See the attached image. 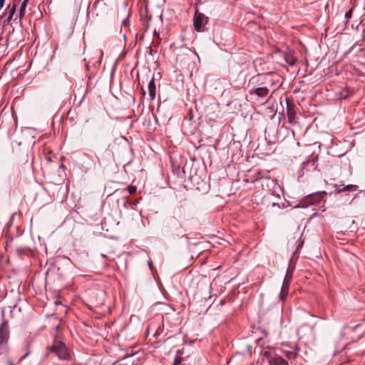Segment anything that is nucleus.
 <instances>
[{
    "mask_svg": "<svg viewBox=\"0 0 365 365\" xmlns=\"http://www.w3.org/2000/svg\"><path fill=\"white\" fill-rule=\"evenodd\" d=\"M12 152L14 158L19 165H25L29 169L31 168L34 157L29 145L14 141L12 143Z\"/></svg>",
    "mask_w": 365,
    "mask_h": 365,
    "instance_id": "f257e3e1",
    "label": "nucleus"
},
{
    "mask_svg": "<svg viewBox=\"0 0 365 365\" xmlns=\"http://www.w3.org/2000/svg\"><path fill=\"white\" fill-rule=\"evenodd\" d=\"M262 76L258 74L252 76L248 81L247 88H250L249 96L247 100L257 101L260 98H265L269 94V89L267 87L257 86L262 85Z\"/></svg>",
    "mask_w": 365,
    "mask_h": 365,
    "instance_id": "f03ea898",
    "label": "nucleus"
},
{
    "mask_svg": "<svg viewBox=\"0 0 365 365\" xmlns=\"http://www.w3.org/2000/svg\"><path fill=\"white\" fill-rule=\"evenodd\" d=\"M280 197L271 190L257 191L253 195V202L256 205H285L284 202H279Z\"/></svg>",
    "mask_w": 365,
    "mask_h": 365,
    "instance_id": "7ed1b4c3",
    "label": "nucleus"
},
{
    "mask_svg": "<svg viewBox=\"0 0 365 365\" xmlns=\"http://www.w3.org/2000/svg\"><path fill=\"white\" fill-rule=\"evenodd\" d=\"M269 171H257L253 176L247 175L244 178L246 182L256 183L259 185L263 191L270 190V187L274 184V180L269 176Z\"/></svg>",
    "mask_w": 365,
    "mask_h": 365,
    "instance_id": "20e7f679",
    "label": "nucleus"
},
{
    "mask_svg": "<svg viewBox=\"0 0 365 365\" xmlns=\"http://www.w3.org/2000/svg\"><path fill=\"white\" fill-rule=\"evenodd\" d=\"M50 352H53L61 360H68L71 358L68 349L66 344L56 339L53 344L48 347Z\"/></svg>",
    "mask_w": 365,
    "mask_h": 365,
    "instance_id": "39448f33",
    "label": "nucleus"
},
{
    "mask_svg": "<svg viewBox=\"0 0 365 365\" xmlns=\"http://www.w3.org/2000/svg\"><path fill=\"white\" fill-rule=\"evenodd\" d=\"M10 337L9 327L8 322L3 319L0 324V349L2 351H6Z\"/></svg>",
    "mask_w": 365,
    "mask_h": 365,
    "instance_id": "423d86ee",
    "label": "nucleus"
},
{
    "mask_svg": "<svg viewBox=\"0 0 365 365\" xmlns=\"http://www.w3.org/2000/svg\"><path fill=\"white\" fill-rule=\"evenodd\" d=\"M327 195V193L325 191L317 192L308 195L303 198L301 205H314L316 204H319L323 201L324 197ZM296 205H300V204L299 203Z\"/></svg>",
    "mask_w": 365,
    "mask_h": 365,
    "instance_id": "0eeeda50",
    "label": "nucleus"
},
{
    "mask_svg": "<svg viewBox=\"0 0 365 365\" xmlns=\"http://www.w3.org/2000/svg\"><path fill=\"white\" fill-rule=\"evenodd\" d=\"M208 22V17L205 16L204 14L198 12L197 9H195V14L193 17V26L195 31L200 32L202 31V27Z\"/></svg>",
    "mask_w": 365,
    "mask_h": 365,
    "instance_id": "6e6552de",
    "label": "nucleus"
},
{
    "mask_svg": "<svg viewBox=\"0 0 365 365\" xmlns=\"http://www.w3.org/2000/svg\"><path fill=\"white\" fill-rule=\"evenodd\" d=\"M286 104L288 122L290 124H294L296 119V106L294 105L293 101L289 98H286Z\"/></svg>",
    "mask_w": 365,
    "mask_h": 365,
    "instance_id": "1a4fd4ad",
    "label": "nucleus"
},
{
    "mask_svg": "<svg viewBox=\"0 0 365 365\" xmlns=\"http://www.w3.org/2000/svg\"><path fill=\"white\" fill-rule=\"evenodd\" d=\"M318 160V156H312L307 161L304 162L302 165L301 172L302 175L306 172L314 171L317 169L318 165L317 163Z\"/></svg>",
    "mask_w": 365,
    "mask_h": 365,
    "instance_id": "9d476101",
    "label": "nucleus"
},
{
    "mask_svg": "<svg viewBox=\"0 0 365 365\" xmlns=\"http://www.w3.org/2000/svg\"><path fill=\"white\" fill-rule=\"evenodd\" d=\"M291 281L292 279L289 278V276L284 277L283 284L281 287V292L279 295V297L281 300H284L287 296Z\"/></svg>",
    "mask_w": 365,
    "mask_h": 365,
    "instance_id": "9b49d317",
    "label": "nucleus"
},
{
    "mask_svg": "<svg viewBox=\"0 0 365 365\" xmlns=\"http://www.w3.org/2000/svg\"><path fill=\"white\" fill-rule=\"evenodd\" d=\"M299 352V347L297 346L292 347L290 350H287V349L282 350V353L284 355V356L288 360H290V361L294 360L297 357Z\"/></svg>",
    "mask_w": 365,
    "mask_h": 365,
    "instance_id": "f8f14e48",
    "label": "nucleus"
},
{
    "mask_svg": "<svg viewBox=\"0 0 365 365\" xmlns=\"http://www.w3.org/2000/svg\"><path fill=\"white\" fill-rule=\"evenodd\" d=\"M148 11L147 9H145L144 10L140 9V21L144 26L145 30H147L149 27V23L151 20V16H148Z\"/></svg>",
    "mask_w": 365,
    "mask_h": 365,
    "instance_id": "ddd939ff",
    "label": "nucleus"
},
{
    "mask_svg": "<svg viewBox=\"0 0 365 365\" xmlns=\"http://www.w3.org/2000/svg\"><path fill=\"white\" fill-rule=\"evenodd\" d=\"M194 53L192 51L186 47V46H181L179 48L178 52H177V58L179 59L180 61H183V58L182 57V55L187 56V57L192 56Z\"/></svg>",
    "mask_w": 365,
    "mask_h": 365,
    "instance_id": "4468645a",
    "label": "nucleus"
},
{
    "mask_svg": "<svg viewBox=\"0 0 365 365\" xmlns=\"http://www.w3.org/2000/svg\"><path fill=\"white\" fill-rule=\"evenodd\" d=\"M269 365H289L288 362L279 356H274L268 359Z\"/></svg>",
    "mask_w": 365,
    "mask_h": 365,
    "instance_id": "2eb2a0df",
    "label": "nucleus"
},
{
    "mask_svg": "<svg viewBox=\"0 0 365 365\" xmlns=\"http://www.w3.org/2000/svg\"><path fill=\"white\" fill-rule=\"evenodd\" d=\"M354 94V89L349 87H346L341 91L337 93L336 96L340 99H346L348 97Z\"/></svg>",
    "mask_w": 365,
    "mask_h": 365,
    "instance_id": "dca6fc26",
    "label": "nucleus"
},
{
    "mask_svg": "<svg viewBox=\"0 0 365 365\" xmlns=\"http://www.w3.org/2000/svg\"><path fill=\"white\" fill-rule=\"evenodd\" d=\"M148 93L150 101H153L155 98L156 86L155 83L154 77L148 83Z\"/></svg>",
    "mask_w": 365,
    "mask_h": 365,
    "instance_id": "f3484780",
    "label": "nucleus"
},
{
    "mask_svg": "<svg viewBox=\"0 0 365 365\" xmlns=\"http://www.w3.org/2000/svg\"><path fill=\"white\" fill-rule=\"evenodd\" d=\"M284 60L286 63L292 66L297 62V58L293 56L291 51L284 53Z\"/></svg>",
    "mask_w": 365,
    "mask_h": 365,
    "instance_id": "a211bd4d",
    "label": "nucleus"
},
{
    "mask_svg": "<svg viewBox=\"0 0 365 365\" xmlns=\"http://www.w3.org/2000/svg\"><path fill=\"white\" fill-rule=\"evenodd\" d=\"M16 9H15L14 6H10V5L7 6L6 11L9 13V16L7 17V19L5 21L6 24H9L10 23V21H11V19L16 12Z\"/></svg>",
    "mask_w": 365,
    "mask_h": 365,
    "instance_id": "6ab92c4d",
    "label": "nucleus"
},
{
    "mask_svg": "<svg viewBox=\"0 0 365 365\" xmlns=\"http://www.w3.org/2000/svg\"><path fill=\"white\" fill-rule=\"evenodd\" d=\"M28 2H29V0H24L21 4L20 9L19 11V19L20 21L25 16V11H26V8L27 6Z\"/></svg>",
    "mask_w": 365,
    "mask_h": 365,
    "instance_id": "aec40b11",
    "label": "nucleus"
},
{
    "mask_svg": "<svg viewBox=\"0 0 365 365\" xmlns=\"http://www.w3.org/2000/svg\"><path fill=\"white\" fill-rule=\"evenodd\" d=\"M357 189H358V186L357 185H348L344 187L342 189H338L336 190V192L338 193H340V192H345V191L352 192V191L357 190Z\"/></svg>",
    "mask_w": 365,
    "mask_h": 365,
    "instance_id": "412c9836",
    "label": "nucleus"
},
{
    "mask_svg": "<svg viewBox=\"0 0 365 365\" xmlns=\"http://www.w3.org/2000/svg\"><path fill=\"white\" fill-rule=\"evenodd\" d=\"M294 270V266L292 264L291 262L289 264L288 268L287 269V272L284 277H289L292 279L293 272Z\"/></svg>",
    "mask_w": 365,
    "mask_h": 365,
    "instance_id": "4be33fe9",
    "label": "nucleus"
},
{
    "mask_svg": "<svg viewBox=\"0 0 365 365\" xmlns=\"http://www.w3.org/2000/svg\"><path fill=\"white\" fill-rule=\"evenodd\" d=\"M353 10L354 7H351L347 12H346L344 17L346 20V22H348L349 19L351 18Z\"/></svg>",
    "mask_w": 365,
    "mask_h": 365,
    "instance_id": "5701e85b",
    "label": "nucleus"
},
{
    "mask_svg": "<svg viewBox=\"0 0 365 365\" xmlns=\"http://www.w3.org/2000/svg\"><path fill=\"white\" fill-rule=\"evenodd\" d=\"M126 190L130 194H133L136 192L137 187L135 185H130L126 187Z\"/></svg>",
    "mask_w": 365,
    "mask_h": 365,
    "instance_id": "b1692460",
    "label": "nucleus"
},
{
    "mask_svg": "<svg viewBox=\"0 0 365 365\" xmlns=\"http://www.w3.org/2000/svg\"><path fill=\"white\" fill-rule=\"evenodd\" d=\"M5 236L7 239L6 243L8 244L9 242H11L13 240V237L10 235L9 230H7L5 233Z\"/></svg>",
    "mask_w": 365,
    "mask_h": 365,
    "instance_id": "393cba45",
    "label": "nucleus"
},
{
    "mask_svg": "<svg viewBox=\"0 0 365 365\" xmlns=\"http://www.w3.org/2000/svg\"><path fill=\"white\" fill-rule=\"evenodd\" d=\"M118 204H121L122 205H126V204L128 202V200L125 198H121L120 202L119 199H117Z\"/></svg>",
    "mask_w": 365,
    "mask_h": 365,
    "instance_id": "a878e982",
    "label": "nucleus"
},
{
    "mask_svg": "<svg viewBox=\"0 0 365 365\" xmlns=\"http://www.w3.org/2000/svg\"><path fill=\"white\" fill-rule=\"evenodd\" d=\"M19 182H14L13 184H11L10 185V188L11 189H14V190H17L19 188Z\"/></svg>",
    "mask_w": 365,
    "mask_h": 365,
    "instance_id": "bb28decb",
    "label": "nucleus"
},
{
    "mask_svg": "<svg viewBox=\"0 0 365 365\" xmlns=\"http://www.w3.org/2000/svg\"><path fill=\"white\" fill-rule=\"evenodd\" d=\"M20 1L21 0H13L12 3L9 5L14 6L15 9H16Z\"/></svg>",
    "mask_w": 365,
    "mask_h": 365,
    "instance_id": "cd10ccee",
    "label": "nucleus"
},
{
    "mask_svg": "<svg viewBox=\"0 0 365 365\" xmlns=\"http://www.w3.org/2000/svg\"><path fill=\"white\" fill-rule=\"evenodd\" d=\"M148 52L149 53V54H150V55H152V56H153V55H154V54H155V53H157V51H156V50L153 49L151 46H149V47L148 48Z\"/></svg>",
    "mask_w": 365,
    "mask_h": 365,
    "instance_id": "c85d7f7f",
    "label": "nucleus"
},
{
    "mask_svg": "<svg viewBox=\"0 0 365 365\" xmlns=\"http://www.w3.org/2000/svg\"><path fill=\"white\" fill-rule=\"evenodd\" d=\"M67 118H70L71 120L74 119L73 113H72L71 110H68L67 113Z\"/></svg>",
    "mask_w": 365,
    "mask_h": 365,
    "instance_id": "c756f323",
    "label": "nucleus"
},
{
    "mask_svg": "<svg viewBox=\"0 0 365 365\" xmlns=\"http://www.w3.org/2000/svg\"><path fill=\"white\" fill-rule=\"evenodd\" d=\"M181 362V359L180 357H176L174 360L173 365H178Z\"/></svg>",
    "mask_w": 365,
    "mask_h": 365,
    "instance_id": "7c9ffc66",
    "label": "nucleus"
},
{
    "mask_svg": "<svg viewBox=\"0 0 365 365\" xmlns=\"http://www.w3.org/2000/svg\"><path fill=\"white\" fill-rule=\"evenodd\" d=\"M4 2H5V0H0V9L4 7Z\"/></svg>",
    "mask_w": 365,
    "mask_h": 365,
    "instance_id": "2f4dec72",
    "label": "nucleus"
},
{
    "mask_svg": "<svg viewBox=\"0 0 365 365\" xmlns=\"http://www.w3.org/2000/svg\"><path fill=\"white\" fill-rule=\"evenodd\" d=\"M142 197H139L134 202L132 203V205H135V204L139 202V200H141Z\"/></svg>",
    "mask_w": 365,
    "mask_h": 365,
    "instance_id": "473e14b6",
    "label": "nucleus"
},
{
    "mask_svg": "<svg viewBox=\"0 0 365 365\" xmlns=\"http://www.w3.org/2000/svg\"><path fill=\"white\" fill-rule=\"evenodd\" d=\"M117 195H118L117 193L114 192L110 197L115 199L117 197Z\"/></svg>",
    "mask_w": 365,
    "mask_h": 365,
    "instance_id": "72a5a7b5",
    "label": "nucleus"
},
{
    "mask_svg": "<svg viewBox=\"0 0 365 365\" xmlns=\"http://www.w3.org/2000/svg\"><path fill=\"white\" fill-rule=\"evenodd\" d=\"M16 215V212H15V213H13V214L11 215V220H10V221H11Z\"/></svg>",
    "mask_w": 365,
    "mask_h": 365,
    "instance_id": "f704fd0d",
    "label": "nucleus"
},
{
    "mask_svg": "<svg viewBox=\"0 0 365 365\" xmlns=\"http://www.w3.org/2000/svg\"><path fill=\"white\" fill-rule=\"evenodd\" d=\"M128 21L127 20V19H124V20L123 21V25H126Z\"/></svg>",
    "mask_w": 365,
    "mask_h": 365,
    "instance_id": "c9c22d12",
    "label": "nucleus"
},
{
    "mask_svg": "<svg viewBox=\"0 0 365 365\" xmlns=\"http://www.w3.org/2000/svg\"><path fill=\"white\" fill-rule=\"evenodd\" d=\"M171 48H173V50H175V49H177V48H178L177 47H175V43H173V44L171 45Z\"/></svg>",
    "mask_w": 365,
    "mask_h": 365,
    "instance_id": "e433bc0d",
    "label": "nucleus"
},
{
    "mask_svg": "<svg viewBox=\"0 0 365 365\" xmlns=\"http://www.w3.org/2000/svg\"><path fill=\"white\" fill-rule=\"evenodd\" d=\"M89 68L88 63H86V69L88 71Z\"/></svg>",
    "mask_w": 365,
    "mask_h": 365,
    "instance_id": "4c0bfd02",
    "label": "nucleus"
},
{
    "mask_svg": "<svg viewBox=\"0 0 365 365\" xmlns=\"http://www.w3.org/2000/svg\"><path fill=\"white\" fill-rule=\"evenodd\" d=\"M28 354H29V353H26L24 356H23L21 358V359H24V358H25Z\"/></svg>",
    "mask_w": 365,
    "mask_h": 365,
    "instance_id": "58836bf2",
    "label": "nucleus"
},
{
    "mask_svg": "<svg viewBox=\"0 0 365 365\" xmlns=\"http://www.w3.org/2000/svg\"><path fill=\"white\" fill-rule=\"evenodd\" d=\"M16 250H17V252H18L19 253H21V250L20 248H18Z\"/></svg>",
    "mask_w": 365,
    "mask_h": 365,
    "instance_id": "ea45409f",
    "label": "nucleus"
},
{
    "mask_svg": "<svg viewBox=\"0 0 365 365\" xmlns=\"http://www.w3.org/2000/svg\"><path fill=\"white\" fill-rule=\"evenodd\" d=\"M8 365H14V364L12 362L9 361V362H8Z\"/></svg>",
    "mask_w": 365,
    "mask_h": 365,
    "instance_id": "a19ab883",
    "label": "nucleus"
},
{
    "mask_svg": "<svg viewBox=\"0 0 365 365\" xmlns=\"http://www.w3.org/2000/svg\"><path fill=\"white\" fill-rule=\"evenodd\" d=\"M364 38H365V36L363 34V35H362V41H364Z\"/></svg>",
    "mask_w": 365,
    "mask_h": 365,
    "instance_id": "79ce46f5",
    "label": "nucleus"
},
{
    "mask_svg": "<svg viewBox=\"0 0 365 365\" xmlns=\"http://www.w3.org/2000/svg\"><path fill=\"white\" fill-rule=\"evenodd\" d=\"M101 256L103 257V258H106V255H104V254H102Z\"/></svg>",
    "mask_w": 365,
    "mask_h": 365,
    "instance_id": "37998d69",
    "label": "nucleus"
},
{
    "mask_svg": "<svg viewBox=\"0 0 365 365\" xmlns=\"http://www.w3.org/2000/svg\"><path fill=\"white\" fill-rule=\"evenodd\" d=\"M47 159H48V160L51 161V159L50 157H48Z\"/></svg>",
    "mask_w": 365,
    "mask_h": 365,
    "instance_id": "c03bdc74",
    "label": "nucleus"
},
{
    "mask_svg": "<svg viewBox=\"0 0 365 365\" xmlns=\"http://www.w3.org/2000/svg\"><path fill=\"white\" fill-rule=\"evenodd\" d=\"M49 277V274L47 273V277H46V279Z\"/></svg>",
    "mask_w": 365,
    "mask_h": 365,
    "instance_id": "a18cd8bd",
    "label": "nucleus"
},
{
    "mask_svg": "<svg viewBox=\"0 0 365 365\" xmlns=\"http://www.w3.org/2000/svg\"><path fill=\"white\" fill-rule=\"evenodd\" d=\"M295 207V208H298L299 207H298V206H296V207ZM303 207L304 208L305 207Z\"/></svg>",
    "mask_w": 365,
    "mask_h": 365,
    "instance_id": "49530a36",
    "label": "nucleus"
}]
</instances>
